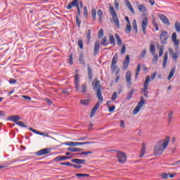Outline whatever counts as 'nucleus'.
I'll return each mask as SVG.
<instances>
[{
  "label": "nucleus",
  "instance_id": "obj_1",
  "mask_svg": "<svg viewBox=\"0 0 180 180\" xmlns=\"http://www.w3.org/2000/svg\"><path fill=\"white\" fill-rule=\"evenodd\" d=\"M169 143V137H166L165 139H162L157 142L155 146V149L153 150V154L155 155H162V153L165 151V148L168 147V143Z\"/></svg>",
  "mask_w": 180,
  "mask_h": 180
},
{
  "label": "nucleus",
  "instance_id": "obj_2",
  "mask_svg": "<svg viewBox=\"0 0 180 180\" xmlns=\"http://www.w3.org/2000/svg\"><path fill=\"white\" fill-rule=\"evenodd\" d=\"M92 86L94 91H96V95L99 102H103V96H102V86H101V81L97 78L94 79L92 82Z\"/></svg>",
  "mask_w": 180,
  "mask_h": 180
},
{
  "label": "nucleus",
  "instance_id": "obj_3",
  "mask_svg": "<svg viewBox=\"0 0 180 180\" xmlns=\"http://www.w3.org/2000/svg\"><path fill=\"white\" fill-rule=\"evenodd\" d=\"M110 13L112 15V19L113 20L114 25H115L117 29H120V23L119 22V18H117V14L115 11V8L112 6H110Z\"/></svg>",
  "mask_w": 180,
  "mask_h": 180
},
{
  "label": "nucleus",
  "instance_id": "obj_4",
  "mask_svg": "<svg viewBox=\"0 0 180 180\" xmlns=\"http://www.w3.org/2000/svg\"><path fill=\"white\" fill-rule=\"evenodd\" d=\"M168 39H169V34L168 32L162 30L160 35V41L161 44H167Z\"/></svg>",
  "mask_w": 180,
  "mask_h": 180
},
{
  "label": "nucleus",
  "instance_id": "obj_5",
  "mask_svg": "<svg viewBox=\"0 0 180 180\" xmlns=\"http://www.w3.org/2000/svg\"><path fill=\"white\" fill-rule=\"evenodd\" d=\"M145 103H146V100H144V97L141 96V101L140 102H139L138 105L134 109L132 114L137 115V113L140 112V109L143 108V105H144Z\"/></svg>",
  "mask_w": 180,
  "mask_h": 180
},
{
  "label": "nucleus",
  "instance_id": "obj_6",
  "mask_svg": "<svg viewBox=\"0 0 180 180\" xmlns=\"http://www.w3.org/2000/svg\"><path fill=\"white\" fill-rule=\"evenodd\" d=\"M94 142H65L63 143L65 146H69V147H77V146H84L85 144H92Z\"/></svg>",
  "mask_w": 180,
  "mask_h": 180
},
{
  "label": "nucleus",
  "instance_id": "obj_7",
  "mask_svg": "<svg viewBox=\"0 0 180 180\" xmlns=\"http://www.w3.org/2000/svg\"><path fill=\"white\" fill-rule=\"evenodd\" d=\"M117 158L118 160V162H120L122 164L126 162V160H127L126 153L121 152V151H118L117 153Z\"/></svg>",
  "mask_w": 180,
  "mask_h": 180
},
{
  "label": "nucleus",
  "instance_id": "obj_8",
  "mask_svg": "<svg viewBox=\"0 0 180 180\" xmlns=\"http://www.w3.org/2000/svg\"><path fill=\"white\" fill-rule=\"evenodd\" d=\"M147 26H148V18L145 17L141 23V29L143 34H146V29H147Z\"/></svg>",
  "mask_w": 180,
  "mask_h": 180
},
{
  "label": "nucleus",
  "instance_id": "obj_9",
  "mask_svg": "<svg viewBox=\"0 0 180 180\" xmlns=\"http://www.w3.org/2000/svg\"><path fill=\"white\" fill-rule=\"evenodd\" d=\"M129 64H130V56L127 55L122 63V70H127L129 68Z\"/></svg>",
  "mask_w": 180,
  "mask_h": 180
},
{
  "label": "nucleus",
  "instance_id": "obj_10",
  "mask_svg": "<svg viewBox=\"0 0 180 180\" xmlns=\"http://www.w3.org/2000/svg\"><path fill=\"white\" fill-rule=\"evenodd\" d=\"M158 18L162 20V23L165 25H167V26H169L171 25V22H169V20H168V18L165 16L164 14H158Z\"/></svg>",
  "mask_w": 180,
  "mask_h": 180
},
{
  "label": "nucleus",
  "instance_id": "obj_11",
  "mask_svg": "<svg viewBox=\"0 0 180 180\" xmlns=\"http://www.w3.org/2000/svg\"><path fill=\"white\" fill-rule=\"evenodd\" d=\"M125 79L128 84L127 85L128 88H131V72L130 71L127 72Z\"/></svg>",
  "mask_w": 180,
  "mask_h": 180
},
{
  "label": "nucleus",
  "instance_id": "obj_12",
  "mask_svg": "<svg viewBox=\"0 0 180 180\" xmlns=\"http://www.w3.org/2000/svg\"><path fill=\"white\" fill-rule=\"evenodd\" d=\"M49 153H51L50 148H44L36 152V155H38V156L46 155L47 154H49Z\"/></svg>",
  "mask_w": 180,
  "mask_h": 180
},
{
  "label": "nucleus",
  "instance_id": "obj_13",
  "mask_svg": "<svg viewBox=\"0 0 180 180\" xmlns=\"http://www.w3.org/2000/svg\"><path fill=\"white\" fill-rule=\"evenodd\" d=\"M172 41L175 47H179V39H176V32H173L172 34Z\"/></svg>",
  "mask_w": 180,
  "mask_h": 180
},
{
  "label": "nucleus",
  "instance_id": "obj_14",
  "mask_svg": "<svg viewBox=\"0 0 180 180\" xmlns=\"http://www.w3.org/2000/svg\"><path fill=\"white\" fill-rule=\"evenodd\" d=\"M99 106H101V103L99 102H97L91 110V112L90 113V117H94V116H95V114L96 113V110L99 109Z\"/></svg>",
  "mask_w": 180,
  "mask_h": 180
},
{
  "label": "nucleus",
  "instance_id": "obj_15",
  "mask_svg": "<svg viewBox=\"0 0 180 180\" xmlns=\"http://www.w3.org/2000/svg\"><path fill=\"white\" fill-rule=\"evenodd\" d=\"M124 3L126 6H127L128 9L130 11L131 13H132V15H136V11H134V8H133L131 3H130L129 0H124Z\"/></svg>",
  "mask_w": 180,
  "mask_h": 180
},
{
  "label": "nucleus",
  "instance_id": "obj_16",
  "mask_svg": "<svg viewBox=\"0 0 180 180\" xmlns=\"http://www.w3.org/2000/svg\"><path fill=\"white\" fill-rule=\"evenodd\" d=\"M136 5L139 12H142L143 13L146 12L147 8H146V6H144L143 4H140L139 1L136 2Z\"/></svg>",
  "mask_w": 180,
  "mask_h": 180
},
{
  "label": "nucleus",
  "instance_id": "obj_17",
  "mask_svg": "<svg viewBox=\"0 0 180 180\" xmlns=\"http://www.w3.org/2000/svg\"><path fill=\"white\" fill-rule=\"evenodd\" d=\"M70 158H72V156H61L59 155L53 159V161L60 162V161H65V160H70Z\"/></svg>",
  "mask_w": 180,
  "mask_h": 180
},
{
  "label": "nucleus",
  "instance_id": "obj_18",
  "mask_svg": "<svg viewBox=\"0 0 180 180\" xmlns=\"http://www.w3.org/2000/svg\"><path fill=\"white\" fill-rule=\"evenodd\" d=\"M29 130H30V131H32L33 133H35V134H39V136H44L45 137H49V134H47L46 132H40L32 127L29 128Z\"/></svg>",
  "mask_w": 180,
  "mask_h": 180
},
{
  "label": "nucleus",
  "instance_id": "obj_19",
  "mask_svg": "<svg viewBox=\"0 0 180 180\" xmlns=\"http://www.w3.org/2000/svg\"><path fill=\"white\" fill-rule=\"evenodd\" d=\"M79 4L78 0H73L72 2H70L67 6L66 8L70 10L72 9L74 7H77Z\"/></svg>",
  "mask_w": 180,
  "mask_h": 180
},
{
  "label": "nucleus",
  "instance_id": "obj_20",
  "mask_svg": "<svg viewBox=\"0 0 180 180\" xmlns=\"http://www.w3.org/2000/svg\"><path fill=\"white\" fill-rule=\"evenodd\" d=\"M117 63V55H115L112 58V63H111V68L112 70H116L117 67L116 66V63Z\"/></svg>",
  "mask_w": 180,
  "mask_h": 180
},
{
  "label": "nucleus",
  "instance_id": "obj_21",
  "mask_svg": "<svg viewBox=\"0 0 180 180\" xmlns=\"http://www.w3.org/2000/svg\"><path fill=\"white\" fill-rule=\"evenodd\" d=\"M101 47V42L99 41H96L94 44V56H96L99 51Z\"/></svg>",
  "mask_w": 180,
  "mask_h": 180
},
{
  "label": "nucleus",
  "instance_id": "obj_22",
  "mask_svg": "<svg viewBox=\"0 0 180 180\" xmlns=\"http://www.w3.org/2000/svg\"><path fill=\"white\" fill-rule=\"evenodd\" d=\"M85 160L82 159H72L71 162H73V164H77L78 165H82L83 164H85Z\"/></svg>",
  "mask_w": 180,
  "mask_h": 180
},
{
  "label": "nucleus",
  "instance_id": "obj_23",
  "mask_svg": "<svg viewBox=\"0 0 180 180\" xmlns=\"http://www.w3.org/2000/svg\"><path fill=\"white\" fill-rule=\"evenodd\" d=\"M168 61V52H165L162 61V68L165 69L167 67V62Z\"/></svg>",
  "mask_w": 180,
  "mask_h": 180
},
{
  "label": "nucleus",
  "instance_id": "obj_24",
  "mask_svg": "<svg viewBox=\"0 0 180 180\" xmlns=\"http://www.w3.org/2000/svg\"><path fill=\"white\" fill-rule=\"evenodd\" d=\"M8 120H12V122L16 124L18 122V120H20V117L19 115H11L8 117Z\"/></svg>",
  "mask_w": 180,
  "mask_h": 180
},
{
  "label": "nucleus",
  "instance_id": "obj_25",
  "mask_svg": "<svg viewBox=\"0 0 180 180\" xmlns=\"http://www.w3.org/2000/svg\"><path fill=\"white\" fill-rule=\"evenodd\" d=\"M175 70H176L175 66L171 69L169 76L167 77L168 81H169L171 78L174 77V74H175Z\"/></svg>",
  "mask_w": 180,
  "mask_h": 180
},
{
  "label": "nucleus",
  "instance_id": "obj_26",
  "mask_svg": "<svg viewBox=\"0 0 180 180\" xmlns=\"http://www.w3.org/2000/svg\"><path fill=\"white\" fill-rule=\"evenodd\" d=\"M97 16L98 18V22H102V18L103 16V12H102L101 9H98L97 11Z\"/></svg>",
  "mask_w": 180,
  "mask_h": 180
},
{
  "label": "nucleus",
  "instance_id": "obj_27",
  "mask_svg": "<svg viewBox=\"0 0 180 180\" xmlns=\"http://www.w3.org/2000/svg\"><path fill=\"white\" fill-rule=\"evenodd\" d=\"M115 37L117 40V44L119 46H122V44H123V41H122V38H120V36H119V34L115 33Z\"/></svg>",
  "mask_w": 180,
  "mask_h": 180
},
{
  "label": "nucleus",
  "instance_id": "obj_28",
  "mask_svg": "<svg viewBox=\"0 0 180 180\" xmlns=\"http://www.w3.org/2000/svg\"><path fill=\"white\" fill-rule=\"evenodd\" d=\"M133 94H134V89H131L127 95L126 101H130L133 98Z\"/></svg>",
  "mask_w": 180,
  "mask_h": 180
},
{
  "label": "nucleus",
  "instance_id": "obj_29",
  "mask_svg": "<svg viewBox=\"0 0 180 180\" xmlns=\"http://www.w3.org/2000/svg\"><path fill=\"white\" fill-rule=\"evenodd\" d=\"M68 151H71V153H77L78 151H83L84 149H81L79 148H68Z\"/></svg>",
  "mask_w": 180,
  "mask_h": 180
},
{
  "label": "nucleus",
  "instance_id": "obj_30",
  "mask_svg": "<svg viewBox=\"0 0 180 180\" xmlns=\"http://www.w3.org/2000/svg\"><path fill=\"white\" fill-rule=\"evenodd\" d=\"M101 46H104L106 47V46H109V42H108V39L106 37H104L101 41Z\"/></svg>",
  "mask_w": 180,
  "mask_h": 180
},
{
  "label": "nucleus",
  "instance_id": "obj_31",
  "mask_svg": "<svg viewBox=\"0 0 180 180\" xmlns=\"http://www.w3.org/2000/svg\"><path fill=\"white\" fill-rule=\"evenodd\" d=\"M132 27L135 32V34H137L139 30L137 28V21H136V20H134L132 22Z\"/></svg>",
  "mask_w": 180,
  "mask_h": 180
},
{
  "label": "nucleus",
  "instance_id": "obj_32",
  "mask_svg": "<svg viewBox=\"0 0 180 180\" xmlns=\"http://www.w3.org/2000/svg\"><path fill=\"white\" fill-rule=\"evenodd\" d=\"M144 154H146V145L143 143V146L141 148V153L139 157L141 158L142 157H144Z\"/></svg>",
  "mask_w": 180,
  "mask_h": 180
},
{
  "label": "nucleus",
  "instance_id": "obj_33",
  "mask_svg": "<svg viewBox=\"0 0 180 180\" xmlns=\"http://www.w3.org/2000/svg\"><path fill=\"white\" fill-rule=\"evenodd\" d=\"M141 70V64L139 63L136 68V73H135L136 79H137V78H139V74Z\"/></svg>",
  "mask_w": 180,
  "mask_h": 180
},
{
  "label": "nucleus",
  "instance_id": "obj_34",
  "mask_svg": "<svg viewBox=\"0 0 180 180\" xmlns=\"http://www.w3.org/2000/svg\"><path fill=\"white\" fill-rule=\"evenodd\" d=\"M174 29L177 33H180V22L179 21H176L174 23Z\"/></svg>",
  "mask_w": 180,
  "mask_h": 180
},
{
  "label": "nucleus",
  "instance_id": "obj_35",
  "mask_svg": "<svg viewBox=\"0 0 180 180\" xmlns=\"http://www.w3.org/2000/svg\"><path fill=\"white\" fill-rule=\"evenodd\" d=\"M148 87H143V89L141 90L142 94H143V96L145 98H148Z\"/></svg>",
  "mask_w": 180,
  "mask_h": 180
},
{
  "label": "nucleus",
  "instance_id": "obj_36",
  "mask_svg": "<svg viewBox=\"0 0 180 180\" xmlns=\"http://www.w3.org/2000/svg\"><path fill=\"white\" fill-rule=\"evenodd\" d=\"M88 70V77L90 79H92V70L91 69V66L89 65H87Z\"/></svg>",
  "mask_w": 180,
  "mask_h": 180
},
{
  "label": "nucleus",
  "instance_id": "obj_37",
  "mask_svg": "<svg viewBox=\"0 0 180 180\" xmlns=\"http://www.w3.org/2000/svg\"><path fill=\"white\" fill-rule=\"evenodd\" d=\"M169 174H171L170 172L169 173H165V172H163L161 174L160 176L162 179H168V178H169Z\"/></svg>",
  "mask_w": 180,
  "mask_h": 180
},
{
  "label": "nucleus",
  "instance_id": "obj_38",
  "mask_svg": "<svg viewBox=\"0 0 180 180\" xmlns=\"http://www.w3.org/2000/svg\"><path fill=\"white\" fill-rule=\"evenodd\" d=\"M150 84V76H147L143 84V87L148 88V84Z\"/></svg>",
  "mask_w": 180,
  "mask_h": 180
},
{
  "label": "nucleus",
  "instance_id": "obj_39",
  "mask_svg": "<svg viewBox=\"0 0 180 180\" xmlns=\"http://www.w3.org/2000/svg\"><path fill=\"white\" fill-rule=\"evenodd\" d=\"M125 32L127 34H130V32H131V24H127V27H126Z\"/></svg>",
  "mask_w": 180,
  "mask_h": 180
},
{
  "label": "nucleus",
  "instance_id": "obj_40",
  "mask_svg": "<svg viewBox=\"0 0 180 180\" xmlns=\"http://www.w3.org/2000/svg\"><path fill=\"white\" fill-rule=\"evenodd\" d=\"M174 116V112L169 111L168 114V122L169 123H171L172 122V117Z\"/></svg>",
  "mask_w": 180,
  "mask_h": 180
},
{
  "label": "nucleus",
  "instance_id": "obj_41",
  "mask_svg": "<svg viewBox=\"0 0 180 180\" xmlns=\"http://www.w3.org/2000/svg\"><path fill=\"white\" fill-rule=\"evenodd\" d=\"M91 15H92L93 20H96V10L95 8H92Z\"/></svg>",
  "mask_w": 180,
  "mask_h": 180
},
{
  "label": "nucleus",
  "instance_id": "obj_42",
  "mask_svg": "<svg viewBox=\"0 0 180 180\" xmlns=\"http://www.w3.org/2000/svg\"><path fill=\"white\" fill-rule=\"evenodd\" d=\"M150 50L151 54H154L155 53V45L150 44Z\"/></svg>",
  "mask_w": 180,
  "mask_h": 180
},
{
  "label": "nucleus",
  "instance_id": "obj_43",
  "mask_svg": "<svg viewBox=\"0 0 180 180\" xmlns=\"http://www.w3.org/2000/svg\"><path fill=\"white\" fill-rule=\"evenodd\" d=\"M78 46L80 50H84V43L82 42V39H78Z\"/></svg>",
  "mask_w": 180,
  "mask_h": 180
},
{
  "label": "nucleus",
  "instance_id": "obj_44",
  "mask_svg": "<svg viewBox=\"0 0 180 180\" xmlns=\"http://www.w3.org/2000/svg\"><path fill=\"white\" fill-rule=\"evenodd\" d=\"M75 176H77L78 178H82L84 176H89V174L77 173V174H75Z\"/></svg>",
  "mask_w": 180,
  "mask_h": 180
},
{
  "label": "nucleus",
  "instance_id": "obj_45",
  "mask_svg": "<svg viewBox=\"0 0 180 180\" xmlns=\"http://www.w3.org/2000/svg\"><path fill=\"white\" fill-rule=\"evenodd\" d=\"M98 39H102V37H103V29H101L98 31Z\"/></svg>",
  "mask_w": 180,
  "mask_h": 180
},
{
  "label": "nucleus",
  "instance_id": "obj_46",
  "mask_svg": "<svg viewBox=\"0 0 180 180\" xmlns=\"http://www.w3.org/2000/svg\"><path fill=\"white\" fill-rule=\"evenodd\" d=\"M110 44H115V37L113 35H110Z\"/></svg>",
  "mask_w": 180,
  "mask_h": 180
},
{
  "label": "nucleus",
  "instance_id": "obj_47",
  "mask_svg": "<svg viewBox=\"0 0 180 180\" xmlns=\"http://www.w3.org/2000/svg\"><path fill=\"white\" fill-rule=\"evenodd\" d=\"M79 15H77L76 16V22H77V25L78 26V27H81V20H79Z\"/></svg>",
  "mask_w": 180,
  "mask_h": 180
},
{
  "label": "nucleus",
  "instance_id": "obj_48",
  "mask_svg": "<svg viewBox=\"0 0 180 180\" xmlns=\"http://www.w3.org/2000/svg\"><path fill=\"white\" fill-rule=\"evenodd\" d=\"M117 98V92H114L111 97V101H115Z\"/></svg>",
  "mask_w": 180,
  "mask_h": 180
},
{
  "label": "nucleus",
  "instance_id": "obj_49",
  "mask_svg": "<svg viewBox=\"0 0 180 180\" xmlns=\"http://www.w3.org/2000/svg\"><path fill=\"white\" fill-rule=\"evenodd\" d=\"M146 54H147V50L143 49L140 54V58H143V57H146Z\"/></svg>",
  "mask_w": 180,
  "mask_h": 180
},
{
  "label": "nucleus",
  "instance_id": "obj_50",
  "mask_svg": "<svg viewBox=\"0 0 180 180\" xmlns=\"http://www.w3.org/2000/svg\"><path fill=\"white\" fill-rule=\"evenodd\" d=\"M124 53H126V44H124L122 45V49H121V54H122V56H123V54H124Z\"/></svg>",
  "mask_w": 180,
  "mask_h": 180
},
{
  "label": "nucleus",
  "instance_id": "obj_51",
  "mask_svg": "<svg viewBox=\"0 0 180 180\" xmlns=\"http://www.w3.org/2000/svg\"><path fill=\"white\" fill-rule=\"evenodd\" d=\"M15 124H18V126H20V127H27V126L25 125L23 122H20V121L17 122Z\"/></svg>",
  "mask_w": 180,
  "mask_h": 180
},
{
  "label": "nucleus",
  "instance_id": "obj_52",
  "mask_svg": "<svg viewBox=\"0 0 180 180\" xmlns=\"http://www.w3.org/2000/svg\"><path fill=\"white\" fill-rule=\"evenodd\" d=\"M84 16H85V18H87L88 16V8L86 7V6H84Z\"/></svg>",
  "mask_w": 180,
  "mask_h": 180
},
{
  "label": "nucleus",
  "instance_id": "obj_53",
  "mask_svg": "<svg viewBox=\"0 0 180 180\" xmlns=\"http://www.w3.org/2000/svg\"><path fill=\"white\" fill-rule=\"evenodd\" d=\"M89 154H92V151L82 152L81 153H78V155H89Z\"/></svg>",
  "mask_w": 180,
  "mask_h": 180
},
{
  "label": "nucleus",
  "instance_id": "obj_54",
  "mask_svg": "<svg viewBox=\"0 0 180 180\" xmlns=\"http://www.w3.org/2000/svg\"><path fill=\"white\" fill-rule=\"evenodd\" d=\"M81 92H82V94H85L86 92V86L85 84H82L81 86Z\"/></svg>",
  "mask_w": 180,
  "mask_h": 180
},
{
  "label": "nucleus",
  "instance_id": "obj_55",
  "mask_svg": "<svg viewBox=\"0 0 180 180\" xmlns=\"http://www.w3.org/2000/svg\"><path fill=\"white\" fill-rule=\"evenodd\" d=\"M163 54H164V46H161L159 50V57L162 56Z\"/></svg>",
  "mask_w": 180,
  "mask_h": 180
},
{
  "label": "nucleus",
  "instance_id": "obj_56",
  "mask_svg": "<svg viewBox=\"0 0 180 180\" xmlns=\"http://www.w3.org/2000/svg\"><path fill=\"white\" fill-rule=\"evenodd\" d=\"M75 77V84H79V76H78V74H76Z\"/></svg>",
  "mask_w": 180,
  "mask_h": 180
},
{
  "label": "nucleus",
  "instance_id": "obj_57",
  "mask_svg": "<svg viewBox=\"0 0 180 180\" xmlns=\"http://www.w3.org/2000/svg\"><path fill=\"white\" fill-rule=\"evenodd\" d=\"M79 61L80 64H85V60H84V55H80Z\"/></svg>",
  "mask_w": 180,
  "mask_h": 180
},
{
  "label": "nucleus",
  "instance_id": "obj_58",
  "mask_svg": "<svg viewBox=\"0 0 180 180\" xmlns=\"http://www.w3.org/2000/svg\"><path fill=\"white\" fill-rule=\"evenodd\" d=\"M157 61H158V56L157 55H155L153 56V59L152 60V63H153L154 64H157Z\"/></svg>",
  "mask_w": 180,
  "mask_h": 180
},
{
  "label": "nucleus",
  "instance_id": "obj_59",
  "mask_svg": "<svg viewBox=\"0 0 180 180\" xmlns=\"http://www.w3.org/2000/svg\"><path fill=\"white\" fill-rule=\"evenodd\" d=\"M82 105H88L89 103V100H82L80 101Z\"/></svg>",
  "mask_w": 180,
  "mask_h": 180
},
{
  "label": "nucleus",
  "instance_id": "obj_60",
  "mask_svg": "<svg viewBox=\"0 0 180 180\" xmlns=\"http://www.w3.org/2000/svg\"><path fill=\"white\" fill-rule=\"evenodd\" d=\"M60 165H68V167H71V165H72V164L70 163V162H60Z\"/></svg>",
  "mask_w": 180,
  "mask_h": 180
},
{
  "label": "nucleus",
  "instance_id": "obj_61",
  "mask_svg": "<svg viewBox=\"0 0 180 180\" xmlns=\"http://www.w3.org/2000/svg\"><path fill=\"white\" fill-rule=\"evenodd\" d=\"M86 39L91 40V30H88L87 31Z\"/></svg>",
  "mask_w": 180,
  "mask_h": 180
},
{
  "label": "nucleus",
  "instance_id": "obj_62",
  "mask_svg": "<svg viewBox=\"0 0 180 180\" xmlns=\"http://www.w3.org/2000/svg\"><path fill=\"white\" fill-rule=\"evenodd\" d=\"M155 77H157V72H155L151 76H150V79L152 81H154L155 79Z\"/></svg>",
  "mask_w": 180,
  "mask_h": 180
},
{
  "label": "nucleus",
  "instance_id": "obj_63",
  "mask_svg": "<svg viewBox=\"0 0 180 180\" xmlns=\"http://www.w3.org/2000/svg\"><path fill=\"white\" fill-rule=\"evenodd\" d=\"M44 101L46 102V103H48V105H51V101L50 99H49L48 98H45Z\"/></svg>",
  "mask_w": 180,
  "mask_h": 180
},
{
  "label": "nucleus",
  "instance_id": "obj_64",
  "mask_svg": "<svg viewBox=\"0 0 180 180\" xmlns=\"http://www.w3.org/2000/svg\"><path fill=\"white\" fill-rule=\"evenodd\" d=\"M69 64H70V65L72 64V54L70 55Z\"/></svg>",
  "mask_w": 180,
  "mask_h": 180
}]
</instances>
